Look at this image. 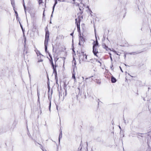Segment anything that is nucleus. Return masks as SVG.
<instances>
[{
  "label": "nucleus",
  "mask_w": 151,
  "mask_h": 151,
  "mask_svg": "<svg viewBox=\"0 0 151 151\" xmlns=\"http://www.w3.org/2000/svg\"><path fill=\"white\" fill-rule=\"evenodd\" d=\"M98 62L99 63L101 64V63L99 61H98Z\"/></svg>",
  "instance_id": "28"
},
{
  "label": "nucleus",
  "mask_w": 151,
  "mask_h": 151,
  "mask_svg": "<svg viewBox=\"0 0 151 151\" xmlns=\"http://www.w3.org/2000/svg\"><path fill=\"white\" fill-rule=\"evenodd\" d=\"M42 59H40V60H39L38 62H42Z\"/></svg>",
  "instance_id": "19"
},
{
  "label": "nucleus",
  "mask_w": 151,
  "mask_h": 151,
  "mask_svg": "<svg viewBox=\"0 0 151 151\" xmlns=\"http://www.w3.org/2000/svg\"><path fill=\"white\" fill-rule=\"evenodd\" d=\"M84 5L82 3H80L79 5V9L80 10H82L84 9Z\"/></svg>",
  "instance_id": "7"
},
{
  "label": "nucleus",
  "mask_w": 151,
  "mask_h": 151,
  "mask_svg": "<svg viewBox=\"0 0 151 151\" xmlns=\"http://www.w3.org/2000/svg\"><path fill=\"white\" fill-rule=\"evenodd\" d=\"M57 1H55V3L54 4V5L53 6V11L52 12V13H53V12L54 11V8H55V5H56V4H57Z\"/></svg>",
  "instance_id": "12"
},
{
  "label": "nucleus",
  "mask_w": 151,
  "mask_h": 151,
  "mask_svg": "<svg viewBox=\"0 0 151 151\" xmlns=\"http://www.w3.org/2000/svg\"><path fill=\"white\" fill-rule=\"evenodd\" d=\"M82 78L83 79H84V77H82Z\"/></svg>",
  "instance_id": "27"
},
{
  "label": "nucleus",
  "mask_w": 151,
  "mask_h": 151,
  "mask_svg": "<svg viewBox=\"0 0 151 151\" xmlns=\"http://www.w3.org/2000/svg\"><path fill=\"white\" fill-rule=\"evenodd\" d=\"M110 58H111V61L112 60V57H111V56H110Z\"/></svg>",
  "instance_id": "20"
},
{
  "label": "nucleus",
  "mask_w": 151,
  "mask_h": 151,
  "mask_svg": "<svg viewBox=\"0 0 151 151\" xmlns=\"http://www.w3.org/2000/svg\"><path fill=\"white\" fill-rule=\"evenodd\" d=\"M62 132H61L60 133V134H59V142L60 141V139H61L62 137Z\"/></svg>",
  "instance_id": "11"
},
{
  "label": "nucleus",
  "mask_w": 151,
  "mask_h": 151,
  "mask_svg": "<svg viewBox=\"0 0 151 151\" xmlns=\"http://www.w3.org/2000/svg\"><path fill=\"white\" fill-rule=\"evenodd\" d=\"M23 6L24 7V10H25V12H26V11H25L26 7H25V5H24V4H23Z\"/></svg>",
  "instance_id": "16"
},
{
  "label": "nucleus",
  "mask_w": 151,
  "mask_h": 151,
  "mask_svg": "<svg viewBox=\"0 0 151 151\" xmlns=\"http://www.w3.org/2000/svg\"><path fill=\"white\" fill-rule=\"evenodd\" d=\"M12 5H13V3L12 2Z\"/></svg>",
  "instance_id": "32"
},
{
  "label": "nucleus",
  "mask_w": 151,
  "mask_h": 151,
  "mask_svg": "<svg viewBox=\"0 0 151 151\" xmlns=\"http://www.w3.org/2000/svg\"><path fill=\"white\" fill-rule=\"evenodd\" d=\"M52 15H51V17H52Z\"/></svg>",
  "instance_id": "31"
},
{
  "label": "nucleus",
  "mask_w": 151,
  "mask_h": 151,
  "mask_svg": "<svg viewBox=\"0 0 151 151\" xmlns=\"http://www.w3.org/2000/svg\"><path fill=\"white\" fill-rule=\"evenodd\" d=\"M39 56H40V57H41V56H42V55H40Z\"/></svg>",
  "instance_id": "25"
},
{
  "label": "nucleus",
  "mask_w": 151,
  "mask_h": 151,
  "mask_svg": "<svg viewBox=\"0 0 151 151\" xmlns=\"http://www.w3.org/2000/svg\"><path fill=\"white\" fill-rule=\"evenodd\" d=\"M44 12H45V10L44 11L43 14V16H45V15H44Z\"/></svg>",
  "instance_id": "22"
},
{
  "label": "nucleus",
  "mask_w": 151,
  "mask_h": 151,
  "mask_svg": "<svg viewBox=\"0 0 151 151\" xmlns=\"http://www.w3.org/2000/svg\"><path fill=\"white\" fill-rule=\"evenodd\" d=\"M81 17H78V18L77 19H76V24L77 25V29H78V31H79V30H80V23H79V24H78V22H79L80 21V20H81Z\"/></svg>",
  "instance_id": "3"
},
{
  "label": "nucleus",
  "mask_w": 151,
  "mask_h": 151,
  "mask_svg": "<svg viewBox=\"0 0 151 151\" xmlns=\"http://www.w3.org/2000/svg\"><path fill=\"white\" fill-rule=\"evenodd\" d=\"M110 50L112 51L113 52H115L116 53H117L116 52V51L114 50L113 49H112V50Z\"/></svg>",
  "instance_id": "15"
},
{
  "label": "nucleus",
  "mask_w": 151,
  "mask_h": 151,
  "mask_svg": "<svg viewBox=\"0 0 151 151\" xmlns=\"http://www.w3.org/2000/svg\"><path fill=\"white\" fill-rule=\"evenodd\" d=\"M73 35V33H72L71 34V35Z\"/></svg>",
  "instance_id": "29"
},
{
  "label": "nucleus",
  "mask_w": 151,
  "mask_h": 151,
  "mask_svg": "<svg viewBox=\"0 0 151 151\" xmlns=\"http://www.w3.org/2000/svg\"><path fill=\"white\" fill-rule=\"evenodd\" d=\"M51 105V102H50V105H49V110H50Z\"/></svg>",
  "instance_id": "18"
},
{
  "label": "nucleus",
  "mask_w": 151,
  "mask_h": 151,
  "mask_svg": "<svg viewBox=\"0 0 151 151\" xmlns=\"http://www.w3.org/2000/svg\"><path fill=\"white\" fill-rule=\"evenodd\" d=\"M116 81V79L114 77L112 76L111 78V81L112 83H115Z\"/></svg>",
  "instance_id": "8"
},
{
  "label": "nucleus",
  "mask_w": 151,
  "mask_h": 151,
  "mask_svg": "<svg viewBox=\"0 0 151 151\" xmlns=\"http://www.w3.org/2000/svg\"><path fill=\"white\" fill-rule=\"evenodd\" d=\"M46 151H47L46 150Z\"/></svg>",
  "instance_id": "34"
},
{
  "label": "nucleus",
  "mask_w": 151,
  "mask_h": 151,
  "mask_svg": "<svg viewBox=\"0 0 151 151\" xmlns=\"http://www.w3.org/2000/svg\"><path fill=\"white\" fill-rule=\"evenodd\" d=\"M119 68H120V69L121 70V71H122V72H123V71H122V69L121 68V67H119Z\"/></svg>",
  "instance_id": "21"
},
{
  "label": "nucleus",
  "mask_w": 151,
  "mask_h": 151,
  "mask_svg": "<svg viewBox=\"0 0 151 151\" xmlns=\"http://www.w3.org/2000/svg\"><path fill=\"white\" fill-rule=\"evenodd\" d=\"M72 77L74 79L75 82L76 81V78L75 76V75L74 74H73Z\"/></svg>",
  "instance_id": "13"
},
{
  "label": "nucleus",
  "mask_w": 151,
  "mask_h": 151,
  "mask_svg": "<svg viewBox=\"0 0 151 151\" xmlns=\"http://www.w3.org/2000/svg\"><path fill=\"white\" fill-rule=\"evenodd\" d=\"M93 44V52L95 55L98 57L97 54L98 53V48L99 47V45L97 40L96 41H94Z\"/></svg>",
  "instance_id": "1"
},
{
  "label": "nucleus",
  "mask_w": 151,
  "mask_h": 151,
  "mask_svg": "<svg viewBox=\"0 0 151 151\" xmlns=\"http://www.w3.org/2000/svg\"><path fill=\"white\" fill-rule=\"evenodd\" d=\"M119 127V128H120V129H121V127Z\"/></svg>",
  "instance_id": "33"
},
{
  "label": "nucleus",
  "mask_w": 151,
  "mask_h": 151,
  "mask_svg": "<svg viewBox=\"0 0 151 151\" xmlns=\"http://www.w3.org/2000/svg\"><path fill=\"white\" fill-rule=\"evenodd\" d=\"M52 67L53 68V69L54 71H55L56 70V66H54L53 63L52 62Z\"/></svg>",
  "instance_id": "9"
},
{
  "label": "nucleus",
  "mask_w": 151,
  "mask_h": 151,
  "mask_svg": "<svg viewBox=\"0 0 151 151\" xmlns=\"http://www.w3.org/2000/svg\"><path fill=\"white\" fill-rule=\"evenodd\" d=\"M49 40V33L47 31L46 32V35H45V42H48Z\"/></svg>",
  "instance_id": "5"
},
{
  "label": "nucleus",
  "mask_w": 151,
  "mask_h": 151,
  "mask_svg": "<svg viewBox=\"0 0 151 151\" xmlns=\"http://www.w3.org/2000/svg\"><path fill=\"white\" fill-rule=\"evenodd\" d=\"M38 2L40 6H41L42 8H43L44 9V7H45V4L42 2V0H38Z\"/></svg>",
  "instance_id": "6"
},
{
  "label": "nucleus",
  "mask_w": 151,
  "mask_h": 151,
  "mask_svg": "<svg viewBox=\"0 0 151 151\" xmlns=\"http://www.w3.org/2000/svg\"><path fill=\"white\" fill-rule=\"evenodd\" d=\"M84 41V38L81 36L80 37L79 39V45L81 46L83 45Z\"/></svg>",
  "instance_id": "4"
},
{
  "label": "nucleus",
  "mask_w": 151,
  "mask_h": 151,
  "mask_svg": "<svg viewBox=\"0 0 151 151\" xmlns=\"http://www.w3.org/2000/svg\"><path fill=\"white\" fill-rule=\"evenodd\" d=\"M48 44L47 42H45V51L46 52L47 51V45Z\"/></svg>",
  "instance_id": "10"
},
{
  "label": "nucleus",
  "mask_w": 151,
  "mask_h": 151,
  "mask_svg": "<svg viewBox=\"0 0 151 151\" xmlns=\"http://www.w3.org/2000/svg\"><path fill=\"white\" fill-rule=\"evenodd\" d=\"M15 13H16V17L17 18V17L18 16V14H17V12L16 11H15Z\"/></svg>",
  "instance_id": "17"
},
{
  "label": "nucleus",
  "mask_w": 151,
  "mask_h": 151,
  "mask_svg": "<svg viewBox=\"0 0 151 151\" xmlns=\"http://www.w3.org/2000/svg\"><path fill=\"white\" fill-rule=\"evenodd\" d=\"M88 79V78H85V80H86L87 79Z\"/></svg>",
  "instance_id": "24"
},
{
  "label": "nucleus",
  "mask_w": 151,
  "mask_h": 151,
  "mask_svg": "<svg viewBox=\"0 0 151 151\" xmlns=\"http://www.w3.org/2000/svg\"><path fill=\"white\" fill-rule=\"evenodd\" d=\"M109 54L110 55V56H111V53H109Z\"/></svg>",
  "instance_id": "30"
},
{
  "label": "nucleus",
  "mask_w": 151,
  "mask_h": 151,
  "mask_svg": "<svg viewBox=\"0 0 151 151\" xmlns=\"http://www.w3.org/2000/svg\"><path fill=\"white\" fill-rule=\"evenodd\" d=\"M79 59L80 61L81 60L83 61H86L87 59V55L83 52H82L81 55L79 56Z\"/></svg>",
  "instance_id": "2"
},
{
  "label": "nucleus",
  "mask_w": 151,
  "mask_h": 151,
  "mask_svg": "<svg viewBox=\"0 0 151 151\" xmlns=\"http://www.w3.org/2000/svg\"><path fill=\"white\" fill-rule=\"evenodd\" d=\"M105 47H106V50H107V48H108V47H106V46H105Z\"/></svg>",
  "instance_id": "23"
},
{
  "label": "nucleus",
  "mask_w": 151,
  "mask_h": 151,
  "mask_svg": "<svg viewBox=\"0 0 151 151\" xmlns=\"http://www.w3.org/2000/svg\"><path fill=\"white\" fill-rule=\"evenodd\" d=\"M62 1H63V2H64V1H65V0H63Z\"/></svg>",
  "instance_id": "26"
},
{
  "label": "nucleus",
  "mask_w": 151,
  "mask_h": 151,
  "mask_svg": "<svg viewBox=\"0 0 151 151\" xmlns=\"http://www.w3.org/2000/svg\"><path fill=\"white\" fill-rule=\"evenodd\" d=\"M96 82L98 84H100L101 83V81L99 80H96Z\"/></svg>",
  "instance_id": "14"
}]
</instances>
